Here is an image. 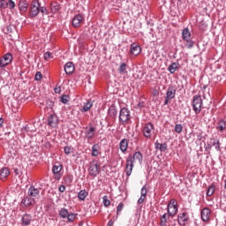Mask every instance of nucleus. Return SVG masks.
<instances>
[{
	"label": "nucleus",
	"mask_w": 226,
	"mask_h": 226,
	"mask_svg": "<svg viewBox=\"0 0 226 226\" xmlns=\"http://www.w3.org/2000/svg\"><path fill=\"white\" fill-rule=\"evenodd\" d=\"M65 190H66V186H64V185H63L58 187V191H59L61 193H64V192H65Z\"/></svg>",
	"instance_id": "nucleus-51"
},
{
	"label": "nucleus",
	"mask_w": 226,
	"mask_h": 226,
	"mask_svg": "<svg viewBox=\"0 0 226 226\" xmlns=\"http://www.w3.org/2000/svg\"><path fill=\"white\" fill-rule=\"evenodd\" d=\"M6 6L10 10H13V8H15V2H13V0H9L8 3H6Z\"/></svg>",
	"instance_id": "nucleus-45"
},
{
	"label": "nucleus",
	"mask_w": 226,
	"mask_h": 226,
	"mask_svg": "<svg viewBox=\"0 0 226 226\" xmlns=\"http://www.w3.org/2000/svg\"><path fill=\"white\" fill-rule=\"evenodd\" d=\"M209 218H211V209L205 207L201 210V220L203 222H209Z\"/></svg>",
	"instance_id": "nucleus-15"
},
{
	"label": "nucleus",
	"mask_w": 226,
	"mask_h": 226,
	"mask_svg": "<svg viewBox=\"0 0 226 226\" xmlns=\"http://www.w3.org/2000/svg\"><path fill=\"white\" fill-rule=\"evenodd\" d=\"M60 218H66L69 215L68 209L61 208L58 212Z\"/></svg>",
	"instance_id": "nucleus-36"
},
{
	"label": "nucleus",
	"mask_w": 226,
	"mask_h": 226,
	"mask_svg": "<svg viewBox=\"0 0 226 226\" xmlns=\"http://www.w3.org/2000/svg\"><path fill=\"white\" fill-rule=\"evenodd\" d=\"M210 144L215 147L216 151H222V149L220 148V146H221L220 139L212 138L210 139Z\"/></svg>",
	"instance_id": "nucleus-22"
},
{
	"label": "nucleus",
	"mask_w": 226,
	"mask_h": 226,
	"mask_svg": "<svg viewBox=\"0 0 226 226\" xmlns=\"http://www.w3.org/2000/svg\"><path fill=\"white\" fill-rule=\"evenodd\" d=\"M146 200V196H140L138 200V204H142Z\"/></svg>",
	"instance_id": "nucleus-52"
},
{
	"label": "nucleus",
	"mask_w": 226,
	"mask_h": 226,
	"mask_svg": "<svg viewBox=\"0 0 226 226\" xmlns=\"http://www.w3.org/2000/svg\"><path fill=\"white\" fill-rule=\"evenodd\" d=\"M142 133L145 139H151L152 135L154 133V125L153 123L148 122L145 124L142 127Z\"/></svg>",
	"instance_id": "nucleus-4"
},
{
	"label": "nucleus",
	"mask_w": 226,
	"mask_h": 226,
	"mask_svg": "<svg viewBox=\"0 0 226 226\" xmlns=\"http://www.w3.org/2000/svg\"><path fill=\"white\" fill-rule=\"evenodd\" d=\"M155 149H159L161 152H165L167 149V143L160 144L158 141L154 143Z\"/></svg>",
	"instance_id": "nucleus-30"
},
{
	"label": "nucleus",
	"mask_w": 226,
	"mask_h": 226,
	"mask_svg": "<svg viewBox=\"0 0 226 226\" xmlns=\"http://www.w3.org/2000/svg\"><path fill=\"white\" fill-rule=\"evenodd\" d=\"M31 222H33V216H31V215H29V214L23 215V216L21 218L22 225L29 226V225H31Z\"/></svg>",
	"instance_id": "nucleus-16"
},
{
	"label": "nucleus",
	"mask_w": 226,
	"mask_h": 226,
	"mask_svg": "<svg viewBox=\"0 0 226 226\" xmlns=\"http://www.w3.org/2000/svg\"><path fill=\"white\" fill-rule=\"evenodd\" d=\"M92 156H98V154H100V145L99 144H94L92 147V153H91Z\"/></svg>",
	"instance_id": "nucleus-31"
},
{
	"label": "nucleus",
	"mask_w": 226,
	"mask_h": 226,
	"mask_svg": "<svg viewBox=\"0 0 226 226\" xmlns=\"http://www.w3.org/2000/svg\"><path fill=\"white\" fill-rule=\"evenodd\" d=\"M202 139L201 138H198V140H201Z\"/></svg>",
	"instance_id": "nucleus-62"
},
{
	"label": "nucleus",
	"mask_w": 226,
	"mask_h": 226,
	"mask_svg": "<svg viewBox=\"0 0 226 226\" xmlns=\"http://www.w3.org/2000/svg\"><path fill=\"white\" fill-rule=\"evenodd\" d=\"M61 170H63V165L58 164L53 166L52 172L54 174V178L56 179V181H60L61 177H63V172H61Z\"/></svg>",
	"instance_id": "nucleus-7"
},
{
	"label": "nucleus",
	"mask_w": 226,
	"mask_h": 226,
	"mask_svg": "<svg viewBox=\"0 0 226 226\" xmlns=\"http://www.w3.org/2000/svg\"><path fill=\"white\" fill-rule=\"evenodd\" d=\"M34 79L35 80H41V79H43V75L41 74V72H37L35 73Z\"/></svg>",
	"instance_id": "nucleus-48"
},
{
	"label": "nucleus",
	"mask_w": 226,
	"mask_h": 226,
	"mask_svg": "<svg viewBox=\"0 0 226 226\" xmlns=\"http://www.w3.org/2000/svg\"><path fill=\"white\" fill-rule=\"evenodd\" d=\"M119 123L120 124H128V123H130V121L132 120V115L130 113V109L128 108H122L119 111Z\"/></svg>",
	"instance_id": "nucleus-2"
},
{
	"label": "nucleus",
	"mask_w": 226,
	"mask_h": 226,
	"mask_svg": "<svg viewBox=\"0 0 226 226\" xmlns=\"http://www.w3.org/2000/svg\"><path fill=\"white\" fill-rule=\"evenodd\" d=\"M170 99L165 97L163 105H169V101H170Z\"/></svg>",
	"instance_id": "nucleus-57"
},
{
	"label": "nucleus",
	"mask_w": 226,
	"mask_h": 226,
	"mask_svg": "<svg viewBox=\"0 0 226 226\" xmlns=\"http://www.w3.org/2000/svg\"><path fill=\"white\" fill-rule=\"evenodd\" d=\"M215 190H216L215 184H212L211 185H209L207 190V196L211 197V195H213V193H215Z\"/></svg>",
	"instance_id": "nucleus-35"
},
{
	"label": "nucleus",
	"mask_w": 226,
	"mask_h": 226,
	"mask_svg": "<svg viewBox=\"0 0 226 226\" xmlns=\"http://www.w3.org/2000/svg\"><path fill=\"white\" fill-rule=\"evenodd\" d=\"M14 173H15L16 176H19L20 175V170L19 169H15Z\"/></svg>",
	"instance_id": "nucleus-56"
},
{
	"label": "nucleus",
	"mask_w": 226,
	"mask_h": 226,
	"mask_svg": "<svg viewBox=\"0 0 226 226\" xmlns=\"http://www.w3.org/2000/svg\"><path fill=\"white\" fill-rule=\"evenodd\" d=\"M225 129H226V121L223 119H220L217 122L215 130H217V132H220L221 133H223V132H225Z\"/></svg>",
	"instance_id": "nucleus-17"
},
{
	"label": "nucleus",
	"mask_w": 226,
	"mask_h": 226,
	"mask_svg": "<svg viewBox=\"0 0 226 226\" xmlns=\"http://www.w3.org/2000/svg\"><path fill=\"white\" fill-rule=\"evenodd\" d=\"M202 97L200 94H196L192 98V110L195 114H200L202 110Z\"/></svg>",
	"instance_id": "nucleus-3"
},
{
	"label": "nucleus",
	"mask_w": 226,
	"mask_h": 226,
	"mask_svg": "<svg viewBox=\"0 0 226 226\" xmlns=\"http://www.w3.org/2000/svg\"><path fill=\"white\" fill-rule=\"evenodd\" d=\"M64 153L65 154H72V153H73V147H69V146L64 147Z\"/></svg>",
	"instance_id": "nucleus-42"
},
{
	"label": "nucleus",
	"mask_w": 226,
	"mask_h": 226,
	"mask_svg": "<svg viewBox=\"0 0 226 226\" xmlns=\"http://www.w3.org/2000/svg\"><path fill=\"white\" fill-rule=\"evenodd\" d=\"M119 149L121 153L128 151V139H123L119 143Z\"/></svg>",
	"instance_id": "nucleus-19"
},
{
	"label": "nucleus",
	"mask_w": 226,
	"mask_h": 226,
	"mask_svg": "<svg viewBox=\"0 0 226 226\" xmlns=\"http://www.w3.org/2000/svg\"><path fill=\"white\" fill-rule=\"evenodd\" d=\"M33 202H34V199L28 196L25 197L21 200V204H23L25 207H29V206H33Z\"/></svg>",
	"instance_id": "nucleus-21"
},
{
	"label": "nucleus",
	"mask_w": 226,
	"mask_h": 226,
	"mask_svg": "<svg viewBox=\"0 0 226 226\" xmlns=\"http://www.w3.org/2000/svg\"><path fill=\"white\" fill-rule=\"evenodd\" d=\"M19 11H27V8L29 6V4L26 0H21L19 2Z\"/></svg>",
	"instance_id": "nucleus-23"
},
{
	"label": "nucleus",
	"mask_w": 226,
	"mask_h": 226,
	"mask_svg": "<svg viewBox=\"0 0 226 226\" xmlns=\"http://www.w3.org/2000/svg\"><path fill=\"white\" fill-rule=\"evenodd\" d=\"M58 124L59 119L57 118V115L50 114L48 117V126H50L51 128H56Z\"/></svg>",
	"instance_id": "nucleus-9"
},
{
	"label": "nucleus",
	"mask_w": 226,
	"mask_h": 226,
	"mask_svg": "<svg viewBox=\"0 0 226 226\" xmlns=\"http://www.w3.org/2000/svg\"><path fill=\"white\" fill-rule=\"evenodd\" d=\"M131 54H132V56H139V54H140V46L132 43L131 45Z\"/></svg>",
	"instance_id": "nucleus-24"
},
{
	"label": "nucleus",
	"mask_w": 226,
	"mask_h": 226,
	"mask_svg": "<svg viewBox=\"0 0 226 226\" xmlns=\"http://www.w3.org/2000/svg\"><path fill=\"white\" fill-rule=\"evenodd\" d=\"M136 161H139V163L142 165V162L144 161V156L140 151L135 152L132 155L130 154L126 158V164H125V174L127 177L132 176V172L133 171V164Z\"/></svg>",
	"instance_id": "nucleus-1"
},
{
	"label": "nucleus",
	"mask_w": 226,
	"mask_h": 226,
	"mask_svg": "<svg viewBox=\"0 0 226 226\" xmlns=\"http://www.w3.org/2000/svg\"><path fill=\"white\" fill-rule=\"evenodd\" d=\"M167 215L170 216H175V215H177V201L176 200L172 199L170 200L167 206Z\"/></svg>",
	"instance_id": "nucleus-5"
},
{
	"label": "nucleus",
	"mask_w": 226,
	"mask_h": 226,
	"mask_svg": "<svg viewBox=\"0 0 226 226\" xmlns=\"http://www.w3.org/2000/svg\"><path fill=\"white\" fill-rule=\"evenodd\" d=\"M108 117H111V119H117V108H116V104H112L109 107Z\"/></svg>",
	"instance_id": "nucleus-13"
},
{
	"label": "nucleus",
	"mask_w": 226,
	"mask_h": 226,
	"mask_svg": "<svg viewBox=\"0 0 226 226\" xmlns=\"http://www.w3.org/2000/svg\"><path fill=\"white\" fill-rule=\"evenodd\" d=\"M50 6L52 13H57L58 10H61V4H59L57 2H52Z\"/></svg>",
	"instance_id": "nucleus-29"
},
{
	"label": "nucleus",
	"mask_w": 226,
	"mask_h": 226,
	"mask_svg": "<svg viewBox=\"0 0 226 226\" xmlns=\"http://www.w3.org/2000/svg\"><path fill=\"white\" fill-rule=\"evenodd\" d=\"M0 8H6V3L4 0L0 1Z\"/></svg>",
	"instance_id": "nucleus-55"
},
{
	"label": "nucleus",
	"mask_w": 226,
	"mask_h": 226,
	"mask_svg": "<svg viewBox=\"0 0 226 226\" xmlns=\"http://www.w3.org/2000/svg\"><path fill=\"white\" fill-rule=\"evenodd\" d=\"M60 102H62V103H68V95H62L61 99H60Z\"/></svg>",
	"instance_id": "nucleus-49"
},
{
	"label": "nucleus",
	"mask_w": 226,
	"mask_h": 226,
	"mask_svg": "<svg viewBox=\"0 0 226 226\" xmlns=\"http://www.w3.org/2000/svg\"><path fill=\"white\" fill-rule=\"evenodd\" d=\"M127 67H128V65L126 64L121 63L120 66L118 68L119 73H128V72H126Z\"/></svg>",
	"instance_id": "nucleus-37"
},
{
	"label": "nucleus",
	"mask_w": 226,
	"mask_h": 226,
	"mask_svg": "<svg viewBox=\"0 0 226 226\" xmlns=\"http://www.w3.org/2000/svg\"><path fill=\"white\" fill-rule=\"evenodd\" d=\"M40 1L33 0L30 6V17L33 19L40 13Z\"/></svg>",
	"instance_id": "nucleus-6"
},
{
	"label": "nucleus",
	"mask_w": 226,
	"mask_h": 226,
	"mask_svg": "<svg viewBox=\"0 0 226 226\" xmlns=\"http://www.w3.org/2000/svg\"><path fill=\"white\" fill-rule=\"evenodd\" d=\"M102 204L104 207H109V206H110V200H109L107 195L102 197Z\"/></svg>",
	"instance_id": "nucleus-38"
},
{
	"label": "nucleus",
	"mask_w": 226,
	"mask_h": 226,
	"mask_svg": "<svg viewBox=\"0 0 226 226\" xmlns=\"http://www.w3.org/2000/svg\"><path fill=\"white\" fill-rule=\"evenodd\" d=\"M52 56V53H50V51H47L45 54H44V59H50V57Z\"/></svg>",
	"instance_id": "nucleus-50"
},
{
	"label": "nucleus",
	"mask_w": 226,
	"mask_h": 226,
	"mask_svg": "<svg viewBox=\"0 0 226 226\" xmlns=\"http://www.w3.org/2000/svg\"><path fill=\"white\" fill-rule=\"evenodd\" d=\"M88 172L89 175L92 176L93 177H96L98 174H100V167H98V164H93L91 163L89 168H88Z\"/></svg>",
	"instance_id": "nucleus-12"
},
{
	"label": "nucleus",
	"mask_w": 226,
	"mask_h": 226,
	"mask_svg": "<svg viewBox=\"0 0 226 226\" xmlns=\"http://www.w3.org/2000/svg\"><path fill=\"white\" fill-rule=\"evenodd\" d=\"M178 223L181 226H186L190 222V217L186 212L178 215Z\"/></svg>",
	"instance_id": "nucleus-10"
},
{
	"label": "nucleus",
	"mask_w": 226,
	"mask_h": 226,
	"mask_svg": "<svg viewBox=\"0 0 226 226\" xmlns=\"http://www.w3.org/2000/svg\"><path fill=\"white\" fill-rule=\"evenodd\" d=\"M91 107H93V102L88 101L84 103L83 107L80 109V112H88V110H91Z\"/></svg>",
	"instance_id": "nucleus-27"
},
{
	"label": "nucleus",
	"mask_w": 226,
	"mask_h": 226,
	"mask_svg": "<svg viewBox=\"0 0 226 226\" xmlns=\"http://www.w3.org/2000/svg\"><path fill=\"white\" fill-rule=\"evenodd\" d=\"M27 194L29 195V197H38L40 195V189L34 187V185H31L28 188Z\"/></svg>",
	"instance_id": "nucleus-18"
},
{
	"label": "nucleus",
	"mask_w": 226,
	"mask_h": 226,
	"mask_svg": "<svg viewBox=\"0 0 226 226\" xmlns=\"http://www.w3.org/2000/svg\"><path fill=\"white\" fill-rule=\"evenodd\" d=\"M186 49H193V45H195V42L192 41V39H187L185 41Z\"/></svg>",
	"instance_id": "nucleus-39"
},
{
	"label": "nucleus",
	"mask_w": 226,
	"mask_h": 226,
	"mask_svg": "<svg viewBox=\"0 0 226 226\" xmlns=\"http://www.w3.org/2000/svg\"><path fill=\"white\" fill-rule=\"evenodd\" d=\"M54 91L56 94H59L61 93V87H56Z\"/></svg>",
	"instance_id": "nucleus-54"
},
{
	"label": "nucleus",
	"mask_w": 226,
	"mask_h": 226,
	"mask_svg": "<svg viewBox=\"0 0 226 226\" xmlns=\"http://www.w3.org/2000/svg\"><path fill=\"white\" fill-rule=\"evenodd\" d=\"M177 70H179V63L173 62L168 67V72H170V73H176Z\"/></svg>",
	"instance_id": "nucleus-25"
},
{
	"label": "nucleus",
	"mask_w": 226,
	"mask_h": 226,
	"mask_svg": "<svg viewBox=\"0 0 226 226\" xmlns=\"http://www.w3.org/2000/svg\"><path fill=\"white\" fill-rule=\"evenodd\" d=\"M6 29H7V33H13V26L9 25L7 26Z\"/></svg>",
	"instance_id": "nucleus-53"
},
{
	"label": "nucleus",
	"mask_w": 226,
	"mask_h": 226,
	"mask_svg": "<svg viewBox=\"0 0 226 226\" xmlns=\"http://www.w3.org/2000/svg\"><path fill=\"white\" fill-rule=\"evenodd\" d=\"M170 216V215L167 213L162 215V217H161V225L162 226H167V222H169Z\"/></svg>",
	"instance_id": "nucleus-34"
},
{
	"label": "nucleus",
	"mask_w": 226,
	"mask_h": 226,
	"mask_svg": "<svg viewBox=\"0 0 226 226\" xmlns=\"http://www.w3.org/2000/svg\"><path fill=\"white\" fill-rule=\"evenodd\" d=\"M8 176H10V170H8V168H3L0 170V179H6Z\"/></svg>",
	"instance_id": "nucleus-28"
},
{
	"label": "nucleus",
	"mask_w": 226,
	"mask_h": 226,
	"mask_svg": "<svg viewBox=\"0 0 226 226\" xmlns=\"http://www.w3.org/2000/svg\"><path fill=\"white\" fill-rule=\"evenodd\" d=\"M79 226H82V222H80V223L79 224Z\"/></svg>",
	"instance_id": "nucleus-63"
},
{
	"label": "nucleus",
	"mask_w": 226,
	"mask_h": 226,
	"mask_svg": "<svg viewBox=\"0 0 226 226\" xmlns=\"http://www.w3.org/2000/svg\"><path fill=\"white\" fill-rule=\"evenodd\" d=\"M107 226H114V221L109 220V221L108 222Z\"/></svg>",
	"instance_id": "nucleus-58"
},
{
	"label": "nucleus",
	"mask_w": 226,
	"mask_h": 226,
	"mask_svg": "<svg viewBox=\"0 0 226 226\" xmlns=\"http://www.w3.org/2000/svg\"><path fill=\"white\" fill-rule=\"evenodd\" d=\"M166 98H169L170 100H173V98H176V89L174 88V87H169L166 92Z\"/></svg>",
	"instance_id": "nucleus-20"
},
{
	"label": "nucleus",
	"mask_w": 226,
	"mask_h": 226,
	"mask_svg": "<svg viewBox=\"0 0 226 226\" xmlns=\"http://www.w3.org/2000/svg\"><path fill=\"white\" fill-rule=\"evenodd\" d=\"M3 123H4L3 118H0V128H1V126H3Z\"/></svg>",
	"instance_id": "nucleus-60"
},
{
	"label": "nucleus",
	"mask_w": 226,
	"mask_h": 226,
	"mask_svg": "<svg viewBox=\"0 0 226 226\" xmlns=\"http://www.w3.org/2000/svg\"><path fill=\"white\" fill-rule=\"evenodd\" d=\"M64 70L66 75H72L75 72V65L72 62H68L64 64Z\"/></svg>",
	"instance_id": "nucleus-14"
},
{
	"label": "nucleus",
	"mask_w": 226,
	"mask_h": 226,
	"mask_svg": "<svg viewBox=\"0 0 226 226\" xmlns=\"http://www.w3.org/2000/svg\"><path fill=\"white\" fill-rule=\"evenodd\" d=\"M175 132H176V133H181V132H183V124H177L175 125Z\"/></svg>",
	"instance_id": "nucleus-44"
},
{
	"label": "nucleus",
	"mask_w": 226,
	"mask_h": 226,
	"mask_svg": "<svg viewBox=\"0 0 226 226\" xmlns=\"http://www.w3.org/2000/svg\"><path fill=\"white\" fill-rule=\"evenodd\" d=\"M94 132H95V129L94 127H90L87 132H86V137L87 139H93V137H94Z\"/></svg>",
	"instance_id": "nucleus-33"
},
{
	"label": "nucleus",
	"mask_w": 226,
	"mask_h": 226,
	"mask_svg": "<svg viewBox=\"0 0 226 226\" xmlns=\"http://www.w3.org/2000/svg\"><path fill=\"white\" fill-rule=\"evenodd\" d=\"M81 24H84V16L82 14L75 15L72 19L73 27H79Z\"/></svg>",
	"instance_id": "nucleus-11"
},
{
	"label": "nucleus",
	"mask_w": 226,
	"mask_h": 226,
	"mask_svg": "<svg viewBox=\"0 0 226 226\" xmlns=\"http://www.w3.org/2000/svg\"><path fill=\"white\" fill-rule=\"evenodd\" d=\"M87 195H89V192H87L86 189H84L79 192L78 198L79 199V200H86V197H87Z\"/></svg>",
	"instance_id": "nucleus-32"
},
{
	"label": "nucleus",
	"mask_w": 226,
	"mask_h": 226,
	"mask_svg": "<svg viewBox=\"0 0 226 226\" xmlns=\"http://www.w3.org/2000/svg\"><path fill=\"white\" fill-rule=\"evenodd\" d=\"M158 94H160V92H158V90H154L153 95L158 96Z\"/></svg>",
	"instance_id": "nucleus-59"
},
{
	"label": "nucleus",
	"mask_w": 226,
	"mask_h": 226,
	"mask_svg": "<svg viewBox=\"0 0 226 226\" xmlns=\"http://www.w3.org/2000/svg\"><path fill=\"white\" fill-rule=\"evenodd\" d=\"M140 194H141L140 195L141 197H147V187L146 185H144L141 188Z\"/></svg>",
	"instance_id": "nucleus-46"
},
{
	"label": "nucleus",
	"mask_w": 226,
	"mask_h": 226,
	"mask_svg": "<svg viewBox=\"0 0 226 226\" xmlns=\"http://www.w3.org/2000/svg\"><path fill=\"white\" fill-rule=\"evenodd\" d=\"M123 209H124V203L120 202L117 207V215H121V211H123Z\"/></svg>",
	"instance_id": "nucleus-41"
},
{
	"label": "nucleus",
	"mask_w": 226,
	"mask_h": 226,
	"mask_svg": "<svg viewBox=\"0 0 226 226\" xmlns=\"http://www.w3.org/2000/svg\"><path fill=\"white\" fill-rule=\"evenodd\" d=\"M39 10L41 13H42V15H49V11L47 10V7H41V5Z\"/></svg>",
	"instance_id": "nucleus-47"
},
{
	"label": "nucleus",
	"mask_w": 226,
	"mask_h": 226,
	"mask_svg": "<svg viewBox=\"0 0 226 226\" xmlns=\"http://www.w3.org/2000/svg\"><path fill=\"white\" fill-rule=\"evenodd\" d=\"M64 183H66V185H72L73 181V177L72 175H67L64 177Z\"/></svg>",
	"instance_id": "nucleus-40"
},
{
	"label": "nucleus",
	"mask_w": 226,
	"mask_h": 226,
	"mask_svg": "<svg viewBox=\"0 0 226 226\" xmlns=\"http://www.w3.org/2000/svg\"><path fill=\"white\" fill-rule=\"evenodd\" d=\"M138 105H139V107H142V104L140 102Z\"/></svg>",
	"instance_id": "nucleus-61"
},
{
	"label": "nucleus",
	"mask_w": 226,
	"mask_h": 226,
	"mask_svg": "<svg viewBox=\"0 0 226 226\" xmlns=\"http://www.w3.org/2000/svg\"><path fill=\"white\" fill-rule=\"evenodd\" d=\"M77 215H75L74 213H71V214H68L66 218H67V221L68 222H73L76 218Z\"/></svg>",
	"instance_id": "nucleus-43"
},
{
	"label": "nucleus",
	"mask_w": 226,
	"mask_h": 226,
	"mask_svg": "<svg viewBox=\"0 0 226 226\" xmlns=\"http://www.w3.org/2000/svg\"><path fill=\"white\" fill-rule=\"evenodd\" d=\"M13 61V56L11 53L5 54L3 58L0 59V66L1 68H4L8 66Z\"/></svg>",
	"instance_id": "nucleus-8"
},
{
	"label": "nucleus",
	"mask_w": 226,
	"mask_h": 226,
	"mask_svg": "<svg viewBox=\"0 0 226 226\" xmlns=\"http://www.w3.org/2000/svg\"><path fill=\"white\" fill-rule=\"evenodd\" d=\"M182 38L185 41L192 39V33H190V29L184 28L182 31Z\"/></svg>",
	"instance_id": "nucleus-26"
}]
</instances>
